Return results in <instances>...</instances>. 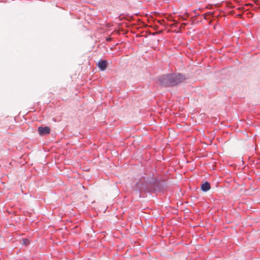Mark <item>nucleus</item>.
<instances>
[{"instance_id": "obj_1", "label": "nucleus", "mask_w": 260, "mask_h": 260, "mask_svg": "<svg viewBox=\"0 0 260 260\" xmlns=\"http://www.w3.org/2000/svg\"><path fill=\"white\" fill-rule=\"evenodd\" d=\"M164 189V185L159 180L152 176L142 177L133 187V193L139 198L143 197L142 193H154Z\"/></svg>"}, {"instance_id": "obj_2", "label": "nucleus", "mask_w": 260, "mask_h": 260, "mask_svg": "<svg viewBox=\"0 0 260 260\" xmlns=\"http://www.w3.org/2000/svg\"><path fill=\"white\" fill-rule=\"evenodd\" d=\"M186 80L185 75L180 73H168L161 75L157 77V80L161 86L171 87L177 86Z\"/></svg>"}, {"instance_id": "obj_3", "label": "nucleus", "mask_w": 260, "mask_h": 260, "mask_svg": "<svg viewBox=\"0 0 260 260\" xmlns=\"http://www.w3.org/2000/svg\"><path fill=\"white\" fill-rule=\"evenodd\" d=\"M96 66L101 71H104L107 68L108 61L106 59H100L96 63Z\"/></svg>"}, {"instance_id": "obj_4", "label": "nucleus", "mask_w": 260, "mask_h": 260, "mask_svg": "<svg viewBox=\"0 0 260 260\" xmlns=\"http://www.w3.org/2000/svg\"><path fill=\"white\" fill-rule=\"evenodd\" d=\"M39 134L41 136L49 134L50 132V129L48 126H39L38 127Z\"/></svg>"}, {"instance_id": "obj_5", "label": "nucleus", "mask_w": 260, "mask_h": 260, "mask_svg": "<svg viewBox=\"0 0 260 260\" xmlns=\"http://www.w3.org/2000/svg\"><path fill=\"white\" fill-rule=\"evenodd\" d=\"M210 183L207 181L203 183L201 185V189L203 192H207L209 191L210 189Z\"/></svg>"}, {"instance_id": "obj_6", "label": "nucleus", "mask_w": 260, "mask_h": 260, "mask_svg": "<svg viewBox=\"0 0 260 260\" xmlns=\"http://www.w3.org/2000/svg\"><path fill=\"white\" fill-rule=\"evenodd\" d=\"M28 243V240L27 239H23V244L24 245H27Z\"/></svg>"}, {"instance_id": "obj_7", "label": "nucleus", "mask_w": 260, "mask_h": 260, "mask_svg": "<svg viewBox=\"0 0 260 260\" xmlns=\"http://www.w3.org/2000/svg\"><path fill=\"white\" fill-rule=\"evenodd\" d=\"M206 16H213V13L211 12H208L205 14Z\"/></svg>"}, {"instance_id": "obj_8", "label": "nucleus", "mask_w": 260, "mask_h": 260, "mask_svg": "<svg viewBox=\"0 0 260 260\" xmlns=\"http://www.w3.org/2000/svg\"><path fill=\"white\" fill-rule=\"evenodd\" d=\"M212 7V5H208L206 7V8H207V9H211Z\"/></svg>"}, {"instance_id": "obj_9", "label": "nucleus", "mask_w": 260, "mask_h": 260, "mask_svg": "<svg viewBox=\"0 0 260 260\" xmlns=\"http://www.w3.org/2000/svg\"><path fill=\"white\" fill-rule=\"evenodd\" d=\"M107 41H110V39H107Z\"/></svg>"}]
</instances>
